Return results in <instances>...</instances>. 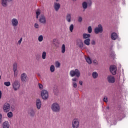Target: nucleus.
Masks as SVG:
<instances>
[{
    "instance_id": "nucleus-1",
    "label": "nucleus",
    "mask_w": 128,
    "mask_h": 128,
    "mask_svg": "<svg viewBox=\"0 0 128 128\" xmlns=\"http://www.w3.org/2000/svg\"><path fill=\"white\" fill-rule=\"evenodd\" d=\"M70 74L72 78H74V76L80 78V70L76 69L74 70H70Z\"/></svg>"
},
{
    "instance_id": "nucleus-2",
    "label": "nucleus",
    "mask_w": 128,
    "mask_h": 128,
    "mask_svg": "<svg viewBox=\"0 0 128 128\" xmlns=\"http://www.w3.org/2000/svg\"><path fill=\"white\" fill-rule=\"evenodd\" d=\"M51 109L54 112H58L60 110V107L57 103H54L51 106Z\"/></svg>"
},
{
    "instance_id": "nucleus-3",
    "label": "nucleus",
    "mask_w": 128,
    "mask_h": 128,
    "mask_svg": "<svg viewBox=\"0 0 128 128\" xmlns=\"http://www.w3.org/2000/svg\"><path fill=\"white\" fill-rule=\"evenodd\" d=\"M72 128H80V120L78 118H75L72 120Z\"/></svg>"
},
{
    "instance_id": "nucleus-4",
    "label": "nucleus",
    "mask_w": 128,
    "mask_h": 128,
    "mask_svg": "<svg viewBox=\"0 0 128 128\" xmlns=\"http://www.w3.org/2000/svg\"><path fill=\"white\" fill-rule=\"evenodd\" d=\"M11 24L14 30H16V26H18V20L16 18H12L11 20Z\"/></svg>"
},
{
    "instance_id": "nucleus-5",
    "label": "nucleus",
    "mask_w": 128,
    "mask_h": 128,
    "mask_svg": "<svg viewBox=\"0 0 128 128\" xmlns=\"http://www.w3.org/2000/svg\"><path fill=\"white\" fill-rule=\"evenodd\" d=\"M2 108L4 112H8L10 110V104L8 103H5Z\"/></svg>"
},
{
    "instance_id": "nucleus-6",
    "label": "nucleus",
    "mask_w": 128,
    "mask_h": 128,
    "mask_svg": "<svg viewBox=\"0 0 128 128\" xmlns=\"http://www.w3.org/2000/svg\"><path fill=\"white\" fill-rule=\"evenodd\" d=\"M12 86L14 90H18L20 86V82H18V80H15L12 84Z\"/></svg>"
},
{
    "instance_id": "nucleus-7",
    "label": "nucleus",
    "mask_w": 128,
    "mask_h": 128,
    "mask_svg": "<svg viewBox=\"0 0 128 128\" xmlns=\"http://www.w3.org/2000/svg\"><path fill=\"white\" fill-rule=\"evenodd\" d=\"M103 30H104L102 29V26L100 24H98V26L94 28V32L96 34H100V33L102 34V32Z\"/></svg>"
},
{
    "instance_id": "nucleus-8",
    "label": "nucleus",
    "mask_w": 128,
    "mask_h": 128,
    "mask_svg": "<svg viewBox=\"0 0 128 128\" xmlns=\"http://www.w3.org/2000/svg\"><path fill=\"white\" fill-rule=\"evenodd\" d=\"M41 96L43 100H46L48 98V92L46 90H42L41 92Z\"/></svg>"
},
{
    "instance_id": "nucleus-9",
    "label": "nucleus",
    "mask_w": 128,
    "mask_h": 128,
    "mask_svg": "<svg viewBox=\"0 0 128 128\" xmlns=\"http://www.w3.org/2000/svg\"><path fill=\"white\" fill-rule=\"evenodd\" d=\"M20 80L23 82H26L28 80V77L26 73H23L20 76Z\"/></svg>"
},
{
    "instance_id": "nucleus-10",
    "label": "nucleus",
    "mask_w": 128,
    "mask_h": 128,
    "mask_svg": "<svg viewBox=\"0 0 128 128\" xmlns=\"http://www.w3.org/2000/svg\"><path fill=\"white\" fill-rule=\"evenodd\" d=\"M12 0H1V4L3 8H6L8 6V2H11Z\"/></svg>"
},
{
    "instance_id": "nucleus-11",
    "label": "nucleus",
    "mask_w": 128,
    "mask_h": 128,
    "mask_svg": "<svg viewBox=\"0 0 128 128\" xmlns=\"http://www.w3.org/2000/svg\"><path fill=\"white\" fill-rule=\"evenodd\" d=\"M39 22L40 24H46V18L44 15L40 16L39 18Z\"/></svg>"
},
{
    "instance_id": "nucleus-12",
    "label": "nucleus",
    "mask_w": 128,
    "mask_h": 128,
    "mask_svg": "<svg viewBox=\"0 0 128 128\" xmlns=\"http://www.w3.org/2000/svg\"><path fill=\"white\" fill-rule=\"evenodd\" d=\"M107 80L109 84H114L116 82V78H114V77L112 76H108L107 78Z\"/></svg>"
},
{
    "instance_id": "nucleus-13",
    "label": "nucleus",
    "mask_w": 128,
    "mask_h": 128,
    "mask_svg": "<svg viewBox=\"0 0 128 128\" xmlns=\"http://www.w3.org/2000/svg\"><path fill=\"white\" fill-rule=\"evenodd\" d=\"M110 72L114 76V74H116V66H111L110 68Z\"/></svg>"
},
{
    "instance_id": "nucleus-14",
    "label": "nucleus",
    "mask_w": 128,
    "mask_h": 128,
    "mask_svg": "<svg viewBox=\"0 0 128 128\" xmlns=\"http://www.w3.org/2000/svg\"><path fill=\"white\" fill-rule=\"evenodd\" d=\"M54 8L56 12H58V10L60 8V4L58 2H54Z\"/></svg>"
},
{
    "instance_id": "nucleus-15",
    "label": "nucleus",
    "mask_w": 128,
    "mask_h": 128,
    "mask_svg": "<svg viewBox=\"0 0 128 128\" xmlns=\"http://www.w3.org/2000/svg\"><path fill=\"white\" fill-rule=\"evenodd\" d=\"M36 106L38 110H40L42 108V102L40 99H37L36 100Z\"/></svg>"
},
{
    "instance_id": "nucleus-16",
    "label": "nucleus",
    "mask_w": 128,
    "mask_h": 128,
    "mask_svg": "<svg viewBox=\"0 0 128 128\" xmlns=\"http://www.w3.org/2000/svg\"><path fill=\"white\" fill-rule=\"evenodd\" d=\"M118 37V34L116 32H112L111 34V38L112 40H116Z\"/></svg>"
},
{
    "instance_id": "nucleus-17",
    "label": "nucleus",
    "mask_w": 128,
    "mask_h": 128,
    "mask_svg": "<svg viewBox=\"0 0 128 128\" xmlns=\"http://www.w3.org/2000/svg\"><path fill=\"white\" fill-rule=\"evenodd\" d=\"M66 20L68 22H72V14H67L66 16Z\"/></svg>"
},
{
    "instance_id": "nucleus-18",
    "label": "nucleus",
    "mask_w": 128,
    "mask_h": 128,
    "mask_svg": "<svg viewBox=\"0 0 128 128\" xmlns=\"http://www.w3.org/2000/svg\"><path fill=\"white\" fill-rule=\"evenodd\" d=\"M3 128H10V123L8 121H6L2 124Z\"/></svg>"
},
{
    "instance_id": "nucleus-19",
    "label": "nucleus",
    "mask_w": 128,
    "mask_h": 128,
    "mask_svg": "<svg viewBox=\"0 0 128 128\" xmlns=\"http://www.w3.org/2000/svg\"><path fill=\"white\" fill-rule=\"evenodd\" d=\"M28 114L30 115V116H31V118H34V114H36L34 110L33 109L30 110L28 112Z\"/></svg>"
},
{
    "instance_id": "nucleus-20",
    "label": "nucleus",
    "mask_w": 128,
    "mask_h": 128,
    "mask_svg": "<svg viewBox=\"0 0 128 128\" xmlns=\"http://www.w3.org/2000/svg\"><path fill=\"white\" fill-rule=\"evenodd\" d=\"M90 38H87V39H86V40H84V44L86 46H90Z\"/></svg>"
},
{
    "instance_id": "nucleus-21",
    "label": "nucleus",
    "mask_w": 128,
    "mask_h": 128,
    "mask_svg": "<svg viewBox=\"0 0 128 128\" xmlns=\"http://www.w3.org/2000/svg\"><path fill=\"white\" fill-rule=\"evenodd\" d=\"M82 6L84 10H86V8H88V3L86 2H83Z\"/></svg>"
},
{
    "instance_id": "nucleus-22",
    "label": "nucleus",
    "mask_w": 128,
    "mask_h": 128,
    "mask_svg": "<svg viewBox=\"0 0 128 128\" xmlns=\"http://www.w3.org/2000/svg\"><path fill=\"white\" fill-rule=\"evenodd\" d=\"M36 18H38V16L40 14V10L38 9L37 10H36Z\"/></svg>"
},
{
    "instance_id": "nucleus-23",
    "label": "nucleus",
    "mask_w": 128,
    "mask_h": 128,
    "mask_svg": "<svg viewBox=\"0 0 128 128\" xmlns=\"http://www.w3.org/2000/svg\"><path fill=\"white\" fill-rule=\"evenodd\" d=\"M42 60H46V52L44 51L42 52Z\"/></svg>"
},
{
    "instance_id": "nucleus-24",
    "label": "nucleus",
    "mask_w": 128,
    "mask_h": 128,
    "mask_svg": "<svg viewBox=\"0 0 128 128\" xmlns=\"http://www.w3.org/2000/svg\"><path fill=\"white\" fill-rule=\"evenodd\" d=\"M86 60L88 64H92V59L90 57H86Z\"/></svg>"
},
{
    "instance_id": "nucleus-25",
    "label": "nucleus",
    "mask_w": 128,
    "mask_h": 128,
    "mask_svg": "<svg viewBox=\"0 0 128 128\" xmlns=\"http://www.w3.org/2000/svg\"><path fill=\"white\" fill-rule=\"evenodd\" d=\"M92 76L94 78H96L98 76V74L96 72H93L92 74Z\"/></svg>"
},
{
    "instance_id": "nucleus-26",
    "label": "nucleus",
    "mask_w": 128,
    "mask_h": 128,
    "mask_svg": "<svg viewBox=\"0 0 128 128\" xmlns=\"http://www.w3.org/2000/svg\"><path fill=\"white\" fill-rule=\"evenodd\" d=\"M78 44L79 47L83 48L84 47V43L82 40H80L79 42H78Z\"/></svg>"
},
{
    "instance_id": "nucleus-27",
    "label": "nucleus",
    "mask_w": 128,
    "mask_h": 128,
    "mask_svg": "<svg viewBox=\"0 0 128 128\" xmlns=\"http://www.w3.org/2000/svg\"><path fill=\"white\" fill-rule=\"evenodd\" d=\"M61 50L62 54H64V52H66V45H64V44L62 45Z\"/></svg>"
},
{
    "instance_id": "nucleus-28",
    "label": "nucleus",
    "mask_w": 128,
    "mask_h": 128,
    "mask_svg": "<svg viewBox=\"0 0 128 128\" xmlns=\"http://www.w3.org/2000/svg\"><path fill=\"white\" fill-rule=\"evenodd\" d=\"M90 38V34H83V38Z\"/></svg>"
},
{
    "instance_id": "nucleus-29",
    "label": "nucleus",
    "mask_w": 128,
    "mask_h": 128,
    "mask_svg": "<svg viewBox=\"0 0 128 128\" xmlns=\"http://www.w3.org/2000/svg\"><path fill=\"white\" fill-rule=\"evenodd\" d=\"M38 42H42V40H44V36H42V35H40L38 37Z\"/></svg>"
},
{
    "instance_id": "nucleus-30",
    "label": "nucleus",
    "mask_w": 128,
    "mask_h": 128,
    "mask_svg": "<svg viewBox=\"0 0 128 128\" xmlns=\"http://www.w3.org/2000/svg\"><path fill=\"white\" fill-rule=\"evenodd\" d=\"M18 70V64L16 63H14L13 64V70Z\"/></svg>"
},
{
    "instance_id": "nucleus-31",
    "label": "nucleus",
    "mask_w": 128,
    "mask_h": 128,
    "mask_svg": "<svg viewBox=\"0 0 128 128\" xmlns=\"http://www.w3.org/2000/svg\"><path fill=\"white\" fill-rule=\"evenodd\" d=\"M12 112H8V113L7 114V116L9 118H12Z\"/></svg>"
},
{
    "instance_id": "nucleus-32",
    "label": "nucleus",
    "mask_w": 128,
    "mask_h": 128,
    "mask_svg": "<svg viewBox=\"0 0 128 128\" xmlns=\"http://www.w3.org/2000/svg\"><path fill=\"white\" fill-rule=\"evenodd\" d=\"M50 70L51 72H54V65L50 66Z\"/></svg>"
},
{
    "instance_id": "nucleus-33",
    "label": "nucleus",
    "mask_w": 128,
    "mask_h": 128,
    "mask_svg": "<svg viewBox=\"0 0 128 128\" xmlns=\"http://www.w3.org/2000/svg\"><path fill=\"white\" fill-rule=\"evenodd\" d=\"M88 32L89 34H92V26H89L88 27Z\"/></svg>"
},
{
    "instance_id": "nucleus-34",
    "label": "nucleus",
    "mask_w": 128,
    "mask_h": 128,
    "mask_svg": "<svg viewBox=\"0 0 128 128\" xmlns=\"http://www.w3.org/2000/svg\"><path fill=\"white\" fill-rule=\"evenodd\" d=\"M56 68H60V64L58 62H56L55 63Z\"/></svg>"
},
{
    "instance_id": "nucleus-35",
    "label": "nucleus",
    "mask_w": 128,
    "mask_h": 128,
    "mask_svg": "<svg viewBox=\"0 0 128 128\" xmlns=\"http://www.w3.org/2000/svg\"><path fill=\"white\" fill-rule=\"evenodd\" d=\"M70 30L71 32H72V30H74V24H72L70 26Z\"/></svg>"
},
{
    "instance_id": "nucleus-36",
    "label": "nucleus",
    "mask_w": 128,
    "mask_h": 128,
    "mask_svg": "<svg viewBox=\"0 0 128 128\" xmlns=\"http://www.w3.org/2000/svg\"><path fill=\"white\" fill-rule=\"evenodd\" d=\"M4 84L6 86H10V82H4Z\"/></svg>"
},
{
    "instance_id": "nucleus-37",
    "label": "nucleus",
    "mask_w": 128,
    "mask_h": 128,
    "mask_svg": "<svg viewBox=\"0 0 128 128\" xmlns=\"http://www.w3.org/2000/svg\"><path fill=\"white\" fill-rule=\"evenodd\" d=\"M14 72V77L16 78L18 76V70H13Z\"/></svg>"
},
{
    "instance_id": "nucleus-38",
    "label": "nucleus",
    "mask_w": 128,
    "mask_h": 128,
    "mask_svg": "<svg viewBox=\"0 0 128 128\" xmlns=\"http://www.w3.org/2000/svg\"><path fill=\"white\" fill-rule=\"evenodd\" d=\"M34 28H40V26L38 23H35L34 24Z\"/></svg>"
},
{
    "instance_id": "nucleus-39",
    "label": "nucleus",
    "mask_w": 128,
    "mask_h": 128,
    "mask_svg": "<svg viewBox=\"0 0 128 128\" xmlns=\"http://www.w3.org/2000/svg\"><path fill=\"white\" fill-rule=\"evenodd\" d=\"M104 102H108V98H106V96H105L104 98Z\"/></svg>"
},
{
    "instance_id": "nucleus-40",
    "label": "nucleus",
    "mask_w": 128,
    "mask_h": 128,
    "mask_svg": "<svg viewBox=\"0 0 128 128\" xmlns=\"http://www.w3.org/2000/svg\"><path fill=\"white\" fill-rule=\"evenodd\" d=\"M78 22H82V18L80 16L78 19Z\"/></svg>"
},
{
    "instance_id": "nucleus-41",
    "label": "nucleus",
    "mask_w": 128,
    "mask_h": 128,
    "mask_svg": "<svg viewBox=\"0 0 128 128\" xmlns=\"http://www.w3.org/2000/svg\"><path fill=\"white\" fill-rule=\"evenodd\" d=\"M73 86L74 88H76V86H78V85L76 84V82H73Z\"/></svg>"
},
{
    "instance_id": "nucleus-42",
    "label": "nucleus",
    "mask_w": 128,
    "mask_h": 128,
    "mask_svg": "<svg viewBox=\"0 0 128 128\" xmlns=\"http://www.w3.org/2000/svg\"><path fill=\"white\" fill-rule=\"evenodd\" d=\"M38 86H39V88H40V90H42V88L44 87V86H42V84H38Z\"/></svg>"
},
{
    "instance_id": "nucleus-43",
    "label": "nucleus",
    "mask_w": 128,
    "mask_h": 128,
    "mask_svg": "<svg viewBox=\"0 0 128 128\" xmlns=\"http://www.w3.org/2000/svg\"><path fill=\"white\" fill-rule=\"evenodd\" d=\"M22 38H21L20 40L18 41V44H22Z\"/></svg>"
},
{
    "instance_id": "nucleus-44",
    "label": "nucleus",
    "mask_w": 128,
    "mask_h": 128,
    "mask_svg": "<svg viewBox=\"0 0 128 128\" xmlns=\"http://www.w3.org/2000/svg\"><path fill=\"white\" fill-rule=\"evenodd\" d=\"M2 114H0V124H2Z\"/></svg>"
},
{
    "instance_id": "nucleus-45",
    "label": "nucleus",
    "mask_w": 128,
    "mask_h": 128,
    "mask_svg": "<svg viewBox=\"0 0 128 128\" xmlns=\"http://www.w3.org/2000/svg\"><path fill=\"white\" fill-rule=\"evenodd\" d=\"M93 64H98V60H95L93 61Z\"/></svg>"
},
{
    "instance_id": "nucleus-46",
    "label": "nucleus",
    "mask_w": 128,
    "mask_h": 128,
    "mask_svg": "<svg viewBox=\"0 0 128 128\" xmlns=\"http://www.w3.org/2000/svg\"><path fill=\"white\" fill-rule=\"evenodd\" d=\"M91 44L93 46H94V44H96V41H94V40H92V42H91Z\"/></svg>"
},
{
    "instance_id": "nucleus-47",
    "label": "nucleus",
    "mask_w": 128,
    "mask_h": 128,
    "mask_svg": "<svg viewBox=\"0 0 128 128\" xmlns=\"http://www.w3.org/2000/svg\"><path fill=\"white\" fill-rule=\"evenodd\" d=\"M72 82H76V78H74L72 79Z\"/></svg>"
},
{
    "instance_id": "nucleus-48",
    "label": "nucleus",
    "mask_w": 128,
    "mask_h": 128,
    "mask_svg": "<svg viewBox=\"0 0 128 128\" xmlns=\"http://www.w3.org/2000/svg\"><path fill=\"white\" fill-rule=\"evenodd\" d=\"M79 84H80V86H82V81H80Z\"/></svg>"
},
{
    "instance_id": "nucleus-49",
    "label": "nucleus",
    "mask_w": 128,
    "mask_h": 128,
    "mask_svg": "<svg viewBox=\"0 0 128 128\" xmlns=\"http://www.w3.org/2000/svg\"><path fill=\"white\" fill-rule=\"evenodd\" d=\"M2 98V91L0 90V100Z\"/></svg>"
},
{
    "instance_id": "nucleus-50",
    "label": "nucleus",
    "mask_w": 128,
    "mask_h": 128,
    "mask_svg": "<svg viewBox=\"0 0 128 128\" xmlns=\"http://www.w3.org/2000/svg\"><path fill=\"white\" fill-rule=\"evenodd\" d=\"M106 108H107V110H110V106H107Z\"/></svg>"
},
{
    "instance_id": "nucleus-51",
    "label": "nucleus",
    "mask_w": 128,
    "mask_h": 128,
    "mask_svg": "<svg viewBox=\"0 0 128 128\" xmlns=\"http://www.w3.org/2000/svg\"><path fill=\"white\" fill-rule=\"evenodd\" d=\"M90 6H92V2H90Z\"/></svg>"
},
{
    "instance_id": "nucleus-52",
    "label": "nucleus",
    "mask_w": 128,
    "mask_h": 128,
    "mask_svg": "<svg viewBox=\"0 0 128 128\" xmlns=\"http://www.w3.org/2000/svg\"><path fill=\"white\" fill-rule=\"evenodd\" d=\"M74 2H76V0H72Z\"/></svg>"
},
{
    "instance_id": "nucleus-53",
    "label": "nucleus",
    "mask_w": 128,
    "mask_h": 128,
    "mask_svg": "<svg viewBox=\"0 0 128 128\" xmlns=\"http://www.w3.org/2000/svg\"><path fill=\"white\" fill-rule=\"evenodd\" d=\"M0 78H2V76H0Z\"/></svg>"
},
{
    "instance_id": "nucleus-54",
    "label": "nucleus",
    "mask_w": 128,
    "mask_h": 128,
    "mask_svg": "<svg viewBox=\"0 0 128 128\" xmlns=\"http://www.w3.org/2000/svg\"><path fill=\"white\" fill-rule=\"evenodd\" d=\"M56 0V2H58V0Z\"/></svg>"
}]
</instances>
